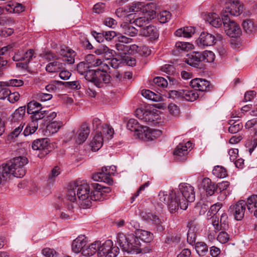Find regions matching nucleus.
<instances>
[{"instance_id":"54","label":"nucleus","mask_w":257,"mask_h":257,"mask_svg":"<svg viewBox=\"0 0 257 257\" xmlns=\"http://www.w3.org/2000/svg\"><path fill=\"white\" fill-rule=\"evenodd\" d=\"M171 17L170 12L164 11L161 12L158 16V19L161 23L164 24L168 22Z\"/></svg>"},{"instance_id":"56","label":"nucleus","mask_w":257,"mask_h":257,"mask_svg":"<svg viewBox=\"0 0 257 257\" xmlns=\"http://www.w3.org/2000/svg\"><path fill=\"white\" fill-rule=\"evenodd\" d=\"M42 253L45 257H58L59 255L54 249L49 247L43 249Z\"/></svg>"},{"instance_id":"26","label":"nucleus","mask_w":257,"mask_h":257,"mask_svg":"<svg viewBox=\"0 0 257 257\" xmlns=\"http://www.w3.org/2000/svg\"><path fill=\"white\" fill-rule=\"evenodd\" d=\"M141 34L143 36L149 37L153 40L158 39L159 36L157 28L152 25H149L144 28L141 30Z\"/></svg>"},{"instance_id":"4","label":"nucleus","mask_w":257,"mask_h":257,"mask_svg":"<svg viewBox=\"0 0 257 257\" xmlns=\"http://www.w3.org/2000/svg\"><path fill=\"white\" fill-rule=\"evenodd\" d=\"M159 197L161 202L167 205L169 212L172 214L176 212L179 207L183 210H186L188 207L187 201L185 199H181L179 192L171 191L168 194L165 192H160Z\"/></svg>"},{"instance_id":"43","label":"nucleus","mask_w":257,"mask_h":257,"mask_svg":"<svg viewBox=\"0 0 257 257\" xmlns=\"http://www.w3.org/2000/svg\"><path fill=\"white\" fill-rule=\"evenodd\" d=\"M142 94L144 97L154 101H159L162 99L160 94H156L150 90H142Z\"/></svg>"},{"instance_id":"22","label":"nucleus","mask_w":257,"mask_h":257,"mask_svg":"<svg viewBox=\"0 0 257 257\" xmlns=\"http://www.w3.org/2000/svg\"><path fill=\"white\" fill-rule=\"evenodd\" d=\"M60 55L62 56L63 61L67 62L68 64H73L74 62L75 52L68 47L61 48Z\"/></svg>"},{"instance_id":"32","label":"nucleus","mask_w":257,"mask_h":257,"mask_svg":"<svg viewBox=\"0 0 257 257\" xmlns=\"http://www.w3.org/2000/svg\"><path fill=\"white\" fill-rule=\"evenodd\" d=\"M94 53L97 55H103L106 59H110L113 56L114 51L106 46L100 45L95 50Z\"/></svg>"},{"instance_id":"50","label":"nucleus","mask_w":257,"mask_h":257,"mask_svg":"<svg viewBox=\"0 0 257 257\" xmlns=\"http://www.w3.org/2000/svg\"><path fill=\"white\" fill-rule=\"evenodd\" d=\"M24 125L22 124L16 127L14 130L10 133L7 137V141L9 142L12 141L15 138H17L22 132Z\"/></svg>"},{"instance_id":"41","label":"nucleus","mask_w":257,"mask_h":257,"mask_svg":"<svg viewBox=\"0 0 257 257\" xmlns=\"http://www.w3.org/2000/svg\"><path fill=\"white\" fill-rule=\"evenodd\" d=\"M25 106H21L17 109L12 115L11 121L16 122L22 120L25 115Z\"/></svg>"},{"instance_id":"58","label":"nucleus","mask_w":257,"mask_h":257,"mask_svg":"<svg viewBox=\"0 0 257 257\" xmlns=\"http://www.w3.org/2000/svg\"><path fill=\"white\" fill-rule=\"evenodd\" d=\"M31 114L32 121L37 122V123L39 120L42 119L46 116L45 110H43L42 109Z\"/></svg>"},{"instance_id":"18","label":"nucleus","mask_w":257,"mask_h":257,"mask_svg":"<svg viewBox=\"0 0 257 257\" xmlns=\"http://www.w3.org/2000/svg\"><path fill=\"white\" fill-rule=\"evenodd\" d=\"M192 147V143L188 141L185 144L180 143L175 148L174 155L178 157V160L183 161L186 159L188 154V149Z\"/></svg>"},{"instance_id":"37","label":"nucleus","mask_w":257,"mask_h":257,"mask_svg":"<svg viewBox=\"0 0 257 257\" xmlns=\"http://www.w3.org/2000/svg\"><path fill=\"white\" fill-rule=\"evenodd\" d=\"M85 63L88 64L90 68L92 67L101 66L102 64H106L99 59H96L93 54H88L85 58Z\"/></svg>"},{"instance_id":"42","label":"nucleus","mask_w":257,"mask_h":257,"mask_svg":"<svg viewBox=\"0 0 257 257\" xmlns=\"http://www.w3.org/2000/svg\"><path fill=\"white\" fill-rule=\"evenodd\" d=\"M136 137L144 141L151 140V128L143 126L142 130L138 133Z\"/></svg>"},{"instance_id":"9","label":"nucleus","mask_w":257,"mask_h":257,"mask_svg":"<svg viewBox=\"0 0 257 257\" xmlns=\"http://www.w3.org/2000/svg\"><path fill=\"white\" fill-rule=\"evenodd\" d=\"M109 66L107 64H102L101 66L97 68L94 85L98 87H101L104 84L108 83L110 80V76L107 73Z\"/></svg>"},{"instance_id":"47","label":"nucleus","mask_w":257,"mask_h":257,"mask_svg":"<svg viewBox=\"0 0 257 257\" xmlns=\"http://www.w3.org/2000/svg\"><path fill=\"white\" fill-rule=\"evenodd\" d=\"M213 175L217 178H224L227 176L226 169L220 166H215L212 170Z\"/></svg>"},{"instance_id":"8","label":"nucleus","mask_w":257,"mask_h":257,"mask_svg":"<svg viewBox=\"0 0 257 257\" xmlns=\"http://www.w3.org/2000/svg\"><path fill=\"white\" fill-rule=\"evenodd\" d=\"M119 252V248L114 246L113 242L108 239L99 247V255L104 257H116Z\"/></svg>"},{"instance_id":"38","label":"nucleus","mask_w":257,"mask_h":257,"mask_svg":"<svg viewBox=\"0 0 257 257\" xmlns=\"http://www.w3.org/2000/svg\"><path fill=\"white\" fill-rule=\"evenodd\" d=\"M136 235L140 241L142 240L144 242H150L153 237V234L152 233L144 230H137Z\"/></svg>"},{"instance_id":"15","label":"nucleus","mask_w":257,"mask_h":257,"mask_svg":"<svg viewBox=\"0 0 257 257\" xmlns=\"http://www.w3.org/2000/svg\"><path fill=\"white\" fill-rule=\"evenodd\" d=\"M73 132V138L78 144L83 143L87 139L90 131L88 124L86 122H83L76 133Z\"/></svg>"},{"instance_id":"12","label":"nucleus","mask_w":257,"mask_h":257,"mask_svg":"<svg viewBox=\"0 0 257 257\" xmlns=\"http://www.w3.org/2000/svg\"><path fill=\"white\" fill-rule=\"evenodd\" d=\"M246 205L244 200H239L230 206L229 211L233 215L235 220H241L244 216Z\"/></svg>"},{"instance_id":"19","label":"nucleus","mask_w":257,"mask_h":257,"mask_svg":"<svg viewBox=\"0 0 257 257\" xmlns=\"http://www.w3.org/2000/svg\"><path fill=\"white\" fill-rule=\"evenodd\" d=\"M87 243L86 237L84 235H79L75 239L72 243V250L75 253L82 252V250Z\"/></svg>"},{"instance_id":"39","label":"nucleus","mask_w":257,"mask_h":257,"mask_svg":"<svg viewBox=\"0 0 257 257\" xmlns=\"http://www.w3.org/2000/svg\"><path fill=\"white\" fill-rule=\"evenodd\" d=\"M148 13V14H147V16H145L136 19L133 23H135L136 26L139 27L145 26L148 24L150 22V21L152 19H154L156 16V14L153 16H152V13Z\"/></svg>"},{"instance_id":"44","label":"nucleus","mask_w":257,"mask_h":257,"mask_svg":"<svg viewBox=\"0 0 257 257\" xmlns=\"http://www.w3.org/2000/svg\"><path fill=\"white\" fill-rule=\"evenodd\" d=\"M200 55L201 61L205 62L211 63L215 59L214 54L210 51H204L203 52H200Z\"/></svg>"},{"instance_id":"51","label":"nucleus","mask_w":257,"mask_h":257,"mask_svg":"<svg viewBox=\"0 0 257 257\" xmlns=\"http://www.w3.org/2000/svg\"><path fill=\"white\" fill-rule=\"evenodd\" d=\"M175 47L178 50L188 51L193 48V45L188 42H177L176 43Z\"/></svg>"},{"instance_id":"61","label":"nucleus","mask_w":257,"mask_h":257,"mask_svg":"<svg viewBox=\"0 0 257 257\" xmlns=\"http://www.w3.org/2000/svg\"><path fill=\"white\" fill-rule=\"evenodd\" d=\"M89 69V66L85 62H81L77 66V71L81 75H84Z\"/></svg>"},{"instance_id":"45","label":"nucleus","mask_w":257,"mask_h":257,"mask_svg":"<svg viewBox=\"0 0 257 257\" xmlns=\"http://www.w3.org/2000/svg\"><path fill=\"white\" fill-rule=\"evenodd\" d=\"M228 123L230 126L228 128V132L231 134H235L241 130L243 127L242 124L237 121L229 120Z\"/></svg>"},{"instance_id":"63","label":"nucleus","mask_w":257,"mask_h":257,"mask_svg":"<svg viewBox=\"0 0 257 257\" xmlns=\"http://www.w3.org/2000/svg\"><path fill=\"white\" fill-rule=\"evenodd\" d=\"M4 84L7 86L19 87L24 84V81L21 79H13L5 82Z\"/></svg>"},{"instance_id":"60","label":"nucleus","mask_w":257,"mask_h":257,"mask_svg":"<svg viewBox=\"0 0 257 257\" xmlns=\"http://www.w3.org/2000/svg\"><path fill=\"white\" fill-rule=\"evenodd\" d=\"M154 83L157 86L162 88L166 87L168 82L166 79L162 77H157L153 79Z\"/></svg>"},{"instance_id":"31","label":"nucleus","mask_w":257,"mask_h":257,"mask_svg":"<svg viewBox=\"0 0 257 257\" xmlns=\"http://www.w3.org/2000/svg\"><path fill=\"white\" fill-rule=\"evenodd\" d=\"M206 21L215 28H219L222 26L223 19H220L216 13H209L206 17Z\"/></svg>"},{"instance_id":"36","label":"nucleus","mask_w":257,"mask_h":257,"mask_svg":"<svg viewBox=\"0 0 257 257\" xmlns=\"http://www.w3.org/2000/svg\"><path fill=\"white\" fill-rule=\"evenodd\" d=\"M195 33V29L192 27H186L178 29L175 32V35L178 37L190 38Z\"/></svg>"},{"instance_id":"13","label":"nucleus","mask_w":257,"mask_h":257,"mask_svg":"<svg viewBox=\"0 0 257 257\" xmlns=\"http://www.w3.org/2000/svg\"><path fill=\"white\" fill-rule=\"evenodd\" d=\"M32 148L34 150L39 151L40 153L38 155L39 157H44L50 152L49 140L47 138L35 140L32 143Z\"/></svg>"},{"instance_id":"34","label":"nucleus","mask_w":257,"mask_h":257,"mask_svg":"<svg viewBox=\"0 0 257 257\" xmlns=\"http://www.w3.org/2000/svg\"><path fill=\"white\" fill-rule=\"evenodd\" d=\"M99 186V184L98 183H95L94 184V187H95V189L91 193L89 198L90 201H91V200L102 201L105 199L106 195L101 193L100 189L98 188Z\"/></svg>"},{"instance_id":"3","label":"nucleus","mask_w":257,"mask_h":257,"mask_svg":"<svg viewBox=\"0 0 257 257\" xmlns=\"http://www.w3.org/2000/svg\"><path fill=\"white\" fill-rule=\"evenodd\" d=\"M117 242L123 251L132 254H138L141 252H149L151 250L142 247V242L136 235L131 234L127 237L122 232H119L116 237Z\"/></svg>"},{"instance_id":"20","label":"nucleus","mask_w":257,"mask_h":257,"mask_svg":"<svg viewBox=\"0 0 257 257\" xmlns=\"http://www.w3.org/2000/svg\"><path fill=\"white\" fill-rule=\"evenodd\" d=\"M215 39L213 35L207 32H202L197 40V43L201 46H208L213 45Z\"/></svg>"},{"instance_id":"17","label":"nucleus","mask_w":257,"mask_h":257,"mask_svg":"<svg viewBox=\"0 0 257 257\" xmlns=\"http://www.w3.org/2000/svg\"><path fill=\"white\" fill-rule=\"evenodd\" d=\"M141 216L149 223L155 224L158 231H162L164 229V228L162 225L161 219L156 215L151 212H142Z\"/></svg>"},{"instance_id":"64","label":"nucleus","mask_w":257,"mask_h":257,"mask_svg":"<svg viewBox=\"0 0 257 257\" xmlns=\"http://www.w3.org/2000/svg\"><path fill=\"white\" fill-rule=\"evenodd\" d=\"M246 145L247 147H250L248 149V151L249 152L250 154H251L257 146V134L255 133L254 134V135L251 138L250 141L246 143Z\"/></svg>"},{"instance_id":"16","label":"nucleus","mask_w":257,"mask_h":257,"mask_svg":"<svg viewBox=\"0 0 257 257\" xmlns=\"http://www.w3.org/2000/svg\"><path fill=\"white\" fill-rule=\"evenodd\" d=\"M190 85L192 88L199 91H207L210 87V82L202 78H194L191 80Z\"/></svg>"},{"instance_id":"48","label":"nucleus","mask_w":257,"mask_h":257,"mask_svg":"<svg viewBox=\"0 0 257 257\" xmlns=\"http://www.w3.org/2000/svg\"><path fill=\"white\" fill-rule=\"evenodd\" d=\"M195 249L200 256H204L208 252V246L204 242H197L196 243Z\"/></svg>"},{"instance_id":"57","label":"nucleus","mask_w":257,"mask_h":257,"mask_svg":"<svg viewBox=\"0 0 257 257\" xmlns=\"http://www.w3.org/2000/svg\"><path fill=\"white\" fill-rule=\"evenodd\" d=\"M97 69L96 70L89 69L84 75L85 78L90 82H92L94 84V80L96 79V72Z\"/></svg>"},{"instance_id":"7","label":"nucleus","mask_w":257,"mask_h":257,"mask_svg":"<svg viewBox=\"0 0 257 257\" xmlns=\"http://www.w3.org/2000/svg\"><path fill=\"white\" fill-rule=\"evenodd\" d=\"M222 19L224 30L228 36L232 38H237L241 35V28L235 22L230 20L229 18H226L224 15Z\"/></svg>"},{"instance_id":"14","label":"nucleus","mask_w":257,"mask_h":257,"mask_svg":"<svg viewBox=\"0 0 257 257\" xmlns=\"http://www.w3.org/2000/svg\"><path fill=\"white\" fill-rule=\"evenodd\" d=\"M179 189L181 199H185L187 201V203L195 200V193L192 186L186 183H182L179 184Z\"/></svg>"},{"instance_id":"6","label":"nucleus","mask_w":257,"mask_h":257,"mask_svg":"<svg viewBox=\"0 0 257 257\" xmlns=\"http://www.w3.org/2000/svg\"><path fill=\"white\" fill-rule=\"evenodd\" d=\"M169 97L175 98H183L187 101H194L198 98L197 92L192 89L186 88L178 90H171L169 92Z\"/></svg>"},{"instance_id":"21","label":"nucleus","mask_w":257,"mask_h":257,"mask_svg":"<svg viewBox=\"0 0 257 257\" xmlns=\"http://www.w3.org/2000/svg\"><path fill=\"white\" fill-rule=\"evenodd\" d=\"M200 56V52H192L187 54L184 62L192 67L198 68L202 62Z\"/></svg>"},{"instance_id":"2","label":"nucleus","mask_w":257,"mask_h":257,"mask_svg":"<svg viewBox=\"0 0 257 257\" xmlns=\"http://www.w3.org/2000/svg\"><path fill=\"white\" fill-rule=\"evenodd\" d=\"M76 195L79 200L85 201L81 204L84 207L88 208L91 206V202L89 200L90 187L88 184L84 181L71 184L67 193V199L73 203L76 200Z\"/></svg>"},{"instance_id":"24","label":"nucleus","mask_w":257,"mask_h":257,"mask_svg":"<svg viewBox=\"0 0 257 257\" xmlns=\"http://www.w3.org/2000/svg\"><path fill=\"white\" fill-rule=\"evenodd\" d=\"M100 247V241H96L89 245H86L82 250V254L85 256H90L96 252L99 254V247Z\"/></svg>"},{"instance_id":"33","label":"nucleus","mask_w":257,"mask_h":257,"mask_svg":"<svg viewBox=\"0 0 257 257\" xmlns=\"http://www.w3.org/2000/svg\"><path fill=\"white\" fill-rule=\"evenodd\" d=\"M63 125V122L60 120L51 121L47 125L46 133L48 135L54 134L58 132Z\"/></svg>"},{"instance_id":"30","label":"nucleus","mask_w":257,"mask_h":257,"mask_svg":"<svg viewBox=\"0 0 257 257\" xmlns=\"http://www.w3.org/2000/svg\"><path fill=\"white\" fill-rule=\"evenodd\" d=\"M242 26L245 32L249 35H254L257 32V25L250 19L243 20Z\"/></svg>"},{"instance_id":"55","label":"nucleus","mask_w":257,"mask_h":257,"mask_svg":"<svg viewBox=\"0 0 257 257\" xmlns=\"http://www.w3.org/2000/svg\"><path fill=\"white\" fill-rule=\"evenodd\" d=\"M103 132L107 140L111 139L114 134L113 128L108 124H105L102 126Z\"/></svg>"},{"instance_id":"40","label":"nucleus","mask_w":257,"mask_h":257,"mask_svg":"<svg viewBox=\"0 0 257 257\" xmlns=\"http://www.w3.org/2000/svg\"><path fill=\"white\" fill-rule=\"evenodd\" d=\"M126 127L131 132H135V135L137 136L138 133L142 130L143 126L139 124L137 120L131 118L128 121Z\"/></svg>"},{"instance_id":"29","label":"nucleus","mask_w":257,"mask_h":257,"mask_svg":"<svg viewBox=\"0 0 257 257\" xmlns=\"http://www.w3.org/2000/svg\"><path fill=\"white\" fill-rule=\"evenodd\" d=\"M103 139L101 132L97 133L93 138L90 142V146L92 151L96 152L99 150L102 146Z\"/></svg>"},{"instance_id":"27","label":"nucleus","mask_w":257,"mask_h":257,"mask_svg":"<svg viewBox=\"0 0 257 257\" xmlns=\"http://www.w3.org/2000/svg\"><path fill=\"white\" fill-rule=\"evenodd\" d=\"M201 184L207 195L211 196L214 194L215 191H217L216 185L208 178H204Z\"/></svg>"},{"instance_id":"10","label":"nucleus","mask_w":257,"mask_h":257,"mask_svg":"<svg viewBox=\"0 0 257 257\" xmlns=\"http://www.w3.org/2000/svg\"><path fill=\"white\" fill-rule=\"evenodd\" d=\"M243 8V5L239 0H232L222 11L221 16L223 17V15H224V16H226V18H229V15L238 16L242 13Z\"/></svg>"},{"instance_id":"62","label":"nucleus","mask_w":257,"mask_h":257,"mask_svg":"<svg viewBox=\"0 0 257 257\" xmlns=\"http://www.w3.org/2000/svg\"><path fill=\"white\" fill-rule=\"evenodd\" d=\"M124 34L131 37L135 36L138 33V30L134 27L127 25L123 28Z\"/></svg>"},{"instance_id":"5","label":"nucleus","mask_w":257,"mask_h":257,"mask_svg":"<svg viewBox=\"0 0 257 257\" xmlns=\"http://www.w3.org/2000/svg\"><path fill=\"white\" fill-rule=\"evenodd\" d=\"M116 172V167L114 166L102 167L101 171L96 173L92 175V179L95 181L103 182L109 185L112 184L111 176Z\"/></svg>"},{"instance_id":"25","label":"nucleus","mask_w":257,"mask_h":257,"mask_svg":"<svg viewBox=\"0 0 257 257\" xmlns=\"http://www.w3.org/2000/svg\"><path fill=\"white\" fill-rule=\"evenodd\" d=\"M187 227L189 228L187 233V240L190 244H193L196 239V224L194 220H190L188 222Z\"/></svg>"},{"instance_id":"52","label":"nucleus","mask_w":257,"mask_h":257,"mask_svg":"<svg viewBox=\"0 0 257 257\" xmlns=\"http://www.w3.org/2000/svg\"><path fill=\"white\" fill-rule=\"evenodd\" d=\"M64 84L63 82L59 81H52L49 84L46 86V90L49 92H55L59 89V86Z\"/></svg>"},{"instance_id":"11","label":"nucleus","mask_w":257,"mask_h":257,"mask_svg":"<svg viewBox=\"0 0 257 257\" xmlns=\"http://www.w3.org/2000/svg\"><path fill=\"white\" fill-rule=\"evenodd\" d=\"M156 5L153 3H150L145 4L141 2H137L133 3L128 8V12H142L143 13H152V16L155 14Z\"/></svg>"},{"instance_id":"35","label":"nucleus","mask_w":257,"mask_h":257,"mask_svg":"<svg viewBox=\"0 0 257 257\" xmlns=\"http://www.w3.org/2000/svg\"><path fill=\"white\" fill-rule=\"evenodd\" d=\"M63 68V64L59 59L49 63L46 67V70L50 73H55L60 71Z\"/></svg>"},{"instance_id":"53","label":"nucleus","mask_w":257,"mask_h":257,"mask_svg":"<svg viewBox=\"0 0 257 257\" xmlns=\"http://www.w3.org/2000/svg\"><path fill=\"white\" fill-rule=\"evenodd\" d=\"M210 219L211 220V224L214 227V230L215 232H218L221 230H224L223 226L221 223H220V220H219V218L217 216H212L210 218Z\"/></svg>"},{"instance_id":"1","label":"nucleus","mask_w":257,"mask_h":257,"mask_svg":"<svg viewBox=\"0 0 257 257\" xmlns=\"http://www.w3.org/2000/svg\"><path fill=\"white\" fill-rule=\"evenodd\" d=\"M28 162L25 157H18L9 161L5 166L0 167V184L3 180H7L11 175L22 178L26 174L24 166Z\"/></svg>"},{"instance_id":"49","label":"nucleus","mask_w":257,"mask_h":257,"mask_svg":"<svg viewBox=\"0 0 257 257\" xmlns=\"http://www.w3.org/2000/svg\"><path fill=\"white\" fill-rule=\"evenodd\" d=\"M42 109L41 104L35 101L30 102L27 105V112L29 114L34 113Z\"/></svg>"},{"instance_id":"46","label":"nucleus","mask_w":257,"mask_h":257,"mask_svg":"<svg viewBox=\"0 0 257 257\" xmlns=\"http://www.w3.org/2000/svg\"><path fill=\"white\" fill-rule=\"evenodd\" d=\"M38 124L37 122L31 121L25 128L23 134L24 136H28L34 134L38 129Z\"/></svg>"},{"instance_id":"23","label":"nucleus","mask_w":257,"mask_h":257,"mask_svg":"<svg viewBox=\"0 0 257 257\" xmlns=\"http://www.w3.org/2000/svg\"><path fill=\"white\" fill-rule=\"evenodd\" d=\"M34 54V51L33 49H29L26 52L21 51L16 53L13 59L15 61H25L26 63H28L32 58Z\"/></svg>"},{"instance_id":"28","label":"nucleus","mask_w":257,"mask_h":257,"mask_svg":"<svg viewBox=\"0 0 257 257\" xmlns=\"http://www.w3.org/2000/svg\"><path fill=\"white\" fill-rule=\"evenodd\" d=\"M246 203L248 211L257 217V195H252L248 197Z\"/></svg>"},{"instance_id":"59","label":"nucleus","mask_w":257,"mask_h":257,"mask_svg":"<svg viewBox=\"0 0 257 257\" xmlns=\"http://www.w3.org/2000/svg\"><path fill=\"white\" fill-rule=\"evenodd\" d=\"M230 239L229 235L224 231H220L217 236V240L221 243H225L227 242Z\"/></svg>"}]
</instances>
